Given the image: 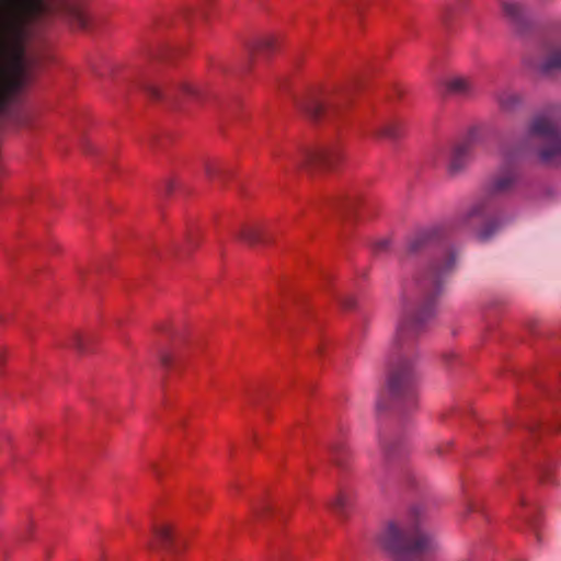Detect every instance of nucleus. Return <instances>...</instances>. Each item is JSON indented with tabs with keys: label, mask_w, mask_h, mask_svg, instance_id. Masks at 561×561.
<instances>
[{
	"label": "nucleus",
	"mask_w": 561,
	"mask_h": 561,
	"mask_svg": "<svg viewBox=\"0 0 561 561\" xmlns=\"http://www.w3.org/2000/svg\"><path fill=\"white\" fill-rule=\"evenodd\" d=\"M450 15H451V9H448L447 12L443 16V20L445 23H448Z\"/></svg>",
	"instance_id": "473e14b6"
},
{
	"label": "nucleus",
	"mask_w": 561,
	"mask_h": 561,
	"mask_svg": "<svg viewBox=\"0 0 561 561\" xmlns=\"http://www.w3.org/2000/svg\"><path fill=\"white\" fill-rule=\"evenodd\" d=\"M354 89L355 87L350 84L311 93L299 104V107L313 122H332L342 116L350 105Z\"/></svg>",
	"instance_id": "39448f33"
},
{
	"label": "nucleus",
	"mask_w": 561,
	"mask_h": 561,
	"mask_svg": "<svg viewBox=\"0 0 561 561\" xmlns=\"http://www.w3.org/2000/svg\"><path fill=\"white\" fill-rule=\"evenodd\" d=\"M558 430L561 431V423L558 425Z\"/></svg>",
	"instance_id": "58836bf2"
},
{
	"label": "nucleus",
	"mask_w": 561,
	"mask_h": 561,
	"mask_svg": "<svg viewBox=\"0 0 561 561\" xmlns=\"http://www.w3.org/2000/svg\"><path fill=\"white\" fill-rule=\"evenodd\" d=\"M340 304L344 309H351L355 305V300L353 297H341Z\"/></svg>",
	"instance_id": "bb28decb"
},
{
	"label": "nucleus",
	"mask_w": 561,
	"mask_h": 561,
	"mask_svg": "<svg viewBox=\"0 0 561 561\" xmlns=\"http://www.w3.org/2000/svg\"><path fill=\"white\" fill-rule=\"evenodd\" d=\"M505 19L518 31L524 32L531 22L528 8L523 0H501Z\"/></svg>",
	"instance_id": "1a4fd4ad"
},
{
	"label": "nucleus",
	"mask_w": 561,
	"mask_h": 561,
	"mask_svg": "<svg viewBox=\"0 0 561 561\" xmlns=\"http://www.w3.org/2000/svg\"><path fill=\"white\" fill-rule=\"evenodd\" d=\"M175 360V356L169 352L160 354V363L165 369H171Z\"/></svg>",
	"instance_id": "393cba45"
},
{
	"label": "nucleus",
	"mask_w": 561,
	"mask_h": 561,
	"mask_svg": "<svg viewBox=\"0 0 561 561\" xmlns=\"http://www.w3.org/2000/svg\"><path fill=\"white\" fill-rule=\"evenodd\" d=\"M436 453H437V454H442V453H443L442 448H440V447H438V448L436 449Z\"/></svg>",
	"instance_id": "e433bc0d"
},
{
	"label": "nucleus",
	"mask_w": 561,
	"mask_h": 561,
	"mask_svg": "<svg viewBox=\"0 0 561 561\" xmlns=\"http://www.w3.org/2000/svg\"><path fill=\"white\" fill-rule=\"evenodd\" d=\"M362 3H363V1H362V0H347V1H346V4H347L351 9L355 10V11H360Z\"/></svg>",
	"instance_id": "cd10ccee"
},
{
	"label": "nucleus",
	"mask_w": 561,
	"mask_h": 561,
	"mask_svg": "<svg viewBox=\"0 0 561 561\" xmlns=\"http://www.w3.org/2000/svg\"><path fill=\"white\" fill-rule=\"evenodd\" d=\"M273 156H274L275 159L279 158V154L277 152H273Z\"/></svg>",
	"instance_id": "c9c22d12"
},
{
	"label": "nucleus",
	"mask_w": 561,
	"mask_h": 561,
	"mask_svg": "<svg viewBox=\"0 0 561 561\" xmlns=\"http://www.w3.org/2000/svg\"><path fill=\"white\" fill-rule=\"evenodd\" d=\"M262 510L265 512H270V511H272V507L268 504H264Z\"/></svg>",
	"instance_id": "f704fd0d"
},
{
	"label": "nucleus",
	"mask_w": 561,
	"mask_h": 561,
	"mask_svg": "<svg viewBox=\"0 0 561 561\" xmlns=\"http://www.w3.org/2000/svg\"><path fill=\"white\" fill-rule=\"evenodd\" d=\"M156 542L149 541L148 548L151 550L161 549L165 552V557L161 561H169L168 556L176 554L181 551V545L174 534L171 525L164 524L153 528Z\"/></svg>",
	"instance_id": "0eeeda50"
},
{
	"label": "nucleus",
	"mask_w": 561,
	"mask_h": 561,
	"mask_svg": "<svg viewBox=\"0 0 561 561\" xmlns=\"http://www.w3.org/2000/svg\"><path fill=\"white\" fill-rule=\"evenodd\" d=\"M382 449H383V457L386 461L392 460L394 458L397 451H398V445L397 443H393L388 439H382L380 442Z\"/></svg>",
	"instance_id": "5701e85b"
},
{
	"label": "nucleus",
	"mask_w": 561,
	"mask_h": 561,
	"mask_svg": "<svg viewBox=\"0 0 561 561\" xmlns=\"http://www.w3.org/2000/svg\"><path fill=\"white\" fill-rule=\"evenodd\" d=\"M144 90L147 93V95L149 98H151L152 100H160V99H162L163 93L153 83H146V85L144 87Z\"/></svg>",
	"instance_id": "b1692460"
},
{
	"label": "nucleus",
	"mask_w": 561,
	"mask_h": 561,
	"mask_svg": "<svg viewBox=\"0 0 561 561\" xmlns=\"http://www.w3.org/2000/svg\"><path fill=\"white\" fill-rule=\"evenodd\" d=\"M172 251H173V253H174V255H175V256H181V255H182V249H181V248H179V247H174V248L172 249ZM183 252H186V250H183Z\"/></svg>",
	"instance_id": "2f4dec72"
},
{
	"label": "nucleus",
	"mask_w": 561,
	"mask_h": 561,
	"mask_svg": "<svg viewBox=\"0 0 561 561\" xmlns=\"http://www.w3.org/2000/svg\"><path fill=\"white\" fill-rule=\"evenodd\" d=\"M496 100L500 108L504 112H514L524 103L523 94L512 89H505L499 92Z\"/></svg>",
	"instance_id": "4468645a"
},
{
	"label": "nucleus",
	"mask_w": 561,
	"mask_h": 561,
	"mask_svg": "<svg viewBox=\"0 0 561 561\" xmlns=\"http://www.w3.org/2000/svg\"><path fill=\"white\" fill-rule=\"evenodd\" d=\"M237 238L254 245L264 242V238L260 229L251 226H244L237 232Z\"/></svg>",
	"instance_id": "f3484780"
},
{
	"label": "nucleus",
	"mask_w": 561,
	"mask_h": 561,
	"mask_svg": "<svg viewBox=\"0 0 561 561\" xmlns=\"http://www.w3.org/2000/svg\"><path fill=\"white\" fill-rule=\"evenodd\" d=\"M446 88L449 93L458 96H470L477 90L473 80L463 76L450 78L446 83Z\"/></svg>",
	"instance_id": "f8f14e48"
},
{
	"label": "nucleus",
	"mask_w": 561,
	"mask_h": 561,
	"mask_svg": "<svg viewBox=\"0 0 561 561\" xmlns=\"http://www.w3.org/2000/svg\"><path fill=\"white\" fill-rule=\"evenodd\" d=\"M390 248L391 242L389 239L386 238L378 239L371 244V250L375 255H382L385 253H388L390 251Z\"/></svg>",
	"instance_id": "4be33fe9"
},
{
	"label": "nucleus",
	"mask_w": 561,
	"mask_h": 561,
	"mask_svg": "<svg viewBox=\"0 0 561 561\" xmlns=\"http://www.w3.org/2000/svg\"><path fill=\"white\" fill-rule=\"evenodd\" d=\"M204 88L201 85H195L190 81H181L178 85L168 93L169 98L178 99V98H187L195 101H202L204 99Z\"/></svg>",
	"instance_id": "ddd939ff"
},
{
	"label": "nucleus",
	"mask_w": 561,
	"mask_h": 561,
	"mask_svg": "<svg viewBox=\"0 0 561 561\" xmlns=\"http://www.w3.org/2000/svg\"><path fill=\"white\" fill-rule=\"evenodd\" d=\"M463 561H470V560H463Z\"/></svg>",
	"instance_id": "ea45409f"
},
{
	"label": "nucleus",
	"mask_w": 561,
	"mask_h": 561,
	"mask_svg": "<svg viewBox=\"0 0 561 561\" xmlns=\"http://www.w3.org/2000/svg\"><path fill=\"white\" fill-rule=\"evenodd\" d=\"M353 502V494L348 491H340L330 503V507L340 516H345Z\"/></svg>",
	"instance_id": "dca6fc26"
},
{
	"label": "nucleus",
	"mask_w": 561,
	"mask_h": 561,
	"mask_svg": "<svg viewBox=\"0 0 561 561\" xmlns=\"http://www.w3.org/2000/svg\"><path fill=\"white\" fill-rule=\"evenodd\" d=\"M527 144L541 163L561 165V124L553 110L539 113L530 119Z\"/></svg>",
	"instance_id": "20e7f679"
},
{
	"label": "nucleus",
	"mask_w": 561,
	"mask_h": 561,
	"mask_svg": "<svg viewBox=\"0 0 561 561\" xmlns=\"http://www.w3.org/2000/svg\"><path fill=\"white\" fill-rule=\"evenodd\" d=\"M279 518H285V514L284 513H279Z\"/></svg>",
	"instance_id": "4c0bfd02"
},
{
	"label": "nucleus",
	"mask_w": 561,
	"mask_h": 561,
	"mask_svg": "<svg viewBox=\"0 0 561 561\" xmlns=\"http://www.w3.org/2000/svg\"><path fill=\"white\" fill-rule=\"evenodd\" d=\"M473 153V138L467 139L456 144L450 152L449 161L447 164V172L450 176L461 174L469 165Z\"/></svg>",
	"instance_id": "6e6552de"
},
{
	"label": "nucleus",
	"mask_w": 561,
	"mask_h": 561,
	"mask_svg": "<svg viewBox=\"0 0 561 561\" xmlns=\"http://www.w3.org/2000/svg\"><path fill=\"white\" fill-rule=\"evenodd\" d=\"M536 70L539 75L550 77L561 72V47L550 50L538 64Z\"/></svg>",
	"instance_id": "9b49d317"
},
{
	"label": "nucleus",
	"mask_w": 561,
	"mask_h": 561,
	"mask_svg": "<svg viewBox=\"0 0 561 561\" xmlns=\"http://www.w3.org/2000/svg\"><path fill=\"white\" fill-rule=\"evenodd\" d=\"M343 152L339 144H328L314 147H304L294 153L286 154V159L297 168L307 171L332 169L342 160Z\"/></svg>",
	"instance_id": "423d86ee"
},
{
	"label": "nucleus",
	"mask_w": 561,
	"mask_h": 561,
	"mask_svg": "<svg viewBox=\"0 0 561 561\" xmlns=\"http://www.w3.org/2000/svg\"><path fill=\"white\" fill-rule=\"evenodd\" d=\"M357 195L344 194L339 197L334 207H336L340 211H351L357 205Z\"/></svg>",
	"instance_id": "aec40b11"
},
{
	"label": "nucleus",
	"mask_w": 561,
	"mask_h": 561,
	"mask_svg": "<svg viewBox=\"0 0 561 561\" xmlns=\"http://www.w3.org/2000/svg\"><path fill=\"white\" fill-rule=\"evenodd\" d=\"M439 230L437 228H426L415 232L408 241V252L415 254L434 243L438 238Z\"/></svg>",
	"instance_id": "9d476101"
},
{
	"label": "nucleus",
	"mask_w": 561,
	"mask_h": 561,
	"mask_svg": "<svg viewBox=\"0 0 561 561\" xmlns=\"http://www.w3.org/2000/svg\"><path fill=\"white\" fill-rule=\"evenodd\" d=\"M87 343L81 333L72 332L69 336V341L64 346L72 347L78 353H85L88 351Z\"/></svg>",
	"instance_id": "412c9836"
},
{
	"label": "nucleus",
	"mask_w": 561,
	"mask_h": 561,
	"mask_svg": "<svg viewBox=\"0 0 561 561\" xmlns=\"http://www.w3.org/2000/svg\"><path fill=\"white\" fill-rule=\"evenodd\" d=\"M540 479H541L542 482H549L550 481L548 469L542 470V472L540 473Z\"/></svg>",
	"instance_id": "7c9ffc66"
},
{
	"label": "nucleus",
	"mask_w": 561,
	"mask_h": 561,
	"mask_svg": "<svg viewBox=\"0 0 561 561\" xmlns=\"http://www.w3.org/2000/svg\"><path fill=\"white\" fill-rule=\"evenodd\" d=\"M277 42L273 36H263L254 41L249 47V58L252 61L256 55L267 56L276 50Z\"/></svg>",
	"instance_id": "2eb2a0df"
},
{
	"label": "nucleus",
	"mask_w": 561,
	"mask_h": 561,
	"mask_svg": "<svg viewBox=\"0 0 561 561\" xmlns=\"http://www.w3.org/2000/svg\"><path fill=\"white\" fill-rule=\"evenodd\" d=\"M411 520L399 525L389 522L377 535L378 545L392 554L396 561L414 556L427 553L438 548L434 534L428 531L421 522V510H412Z\"/></svg>",
	"instance_id": "f03ea898"
},
{
	"label": "nucleus",
	"mask_w": 561,
	"mask_h": 561,
	"mask_svg": "<svg viewBox=\"0 0 561 561\" xmlns=\"http://www.w3.org/2000/svg\"><path fill=\"white\" fill-rule=\"evenodd\" d=\"M172 191V182L171 181H168L165 183V192L167 193H170Z\"/></svg>",
	"instance_id": "72a5a7b5"
},
{
	"label": "nucleus",
	"mask_w": 561,
	"mask_h": 561,
	"mask_svg": "<svg viewBox=\"0 0 561 561\" xmlns=\"http://www.w3.org/2000/svg\"><path fill=\"white\" fill-rule=\"evenodd\" d=\"M150 468H151V470H152V472H153V474H154L156 477H158V478H159V477L161 476V469L159 468V466H158L157 463L152 462V463L150 465Z\"/></svg>",
	"instance_id": "c756f323"
},
{
	"label": "nucleus",
	"mask_w": 561,
	"mask_h": 561,
	"mask_svg": "<svg viewBox=\"0 0 561 561\" xmlns=\"http://www.w3.org/2000/svg\"><path fill=\"white\" fill-rule=\"evenodd\" d=\"M518 175L519 173L515 164H503L488 183L485 195L477 199L460 216L461 224L465 226H474L478 222H484V226L478 232V237L481 241H488L500 227L496 220H486L491 209L492 197L510 192L515 186Z\"/></svg>",
	"instance_id": "7ed1b4c3"
},
{
	"label": "nucleus",
	"mask_w": 561,
	"mask_h": 561,
	"mask_svg": "<svg viewBox=\"0 0 561 561\" xmlns=\"http://www.w3.org/2000/svg\"><path fill=\"white\" fill-rule=\"evenodd\" d=\"M374 136L377 138H386L390 140H396L401 137L402 129L400 124L398 123H387L379 129L373 131Z\"/></svg>",
	"instance_id": "a211bd4d"
},
{
	"label": "nucleus",
	"mask_w": 561,
	"mask_h": 561,
	"mask_svg": "<svg viewBox=\"0 0 561 561\" xmlns=\"http://www.w3.org/2000/svg\"><path fill=\"white\" fill-rule=\"evenodd\" d=\"M205 173H206V175H207L210 180H213V179H215V176H216L217 174H219V173H220V170H219L215 164H213V163H210V162H206V163H205Z\"/></svg>",
	"instance_id": "a878e982"
},
{
	"label": "nucleus",
	"mask_w": 561,
	"mask_h": 561,
	"mask_svg": "<svg viewBox=\"0 0 561 561\" xmlns=\"http://www.w3.org/2000/svg\"><path fill=\"white\" fill-rule=\"evenodd\" d=\"M330 456H331L332 462L335 466H337L340 468H344L346 466L348 451L346 450V448L344 447L343 444L339 443V444L331 446Z\"/></svg>",
	"instance_id": "6ab92c4d"
},
{
	"label": "nucleus",
	"mask_w": 561,
	"mask_h": 561,
	"mask_svg": "<svg viewBox=\"0 0 561 561\" xmlns=\"http://www.w3.org/2000/svg\"><path fill=\"white\" fill-rule=\"evenodd\" d=\"M186 244H187L188 249H192V248H194L196 245L194 237L191 233L187 234V237H186Z\"/></svg>",
	"instance_id": "c85d7f7f"
},
{
	"label": "nucleus",
	"mask_w": 561,
	"mask_h": 561,
	"mask_svg": "<svg viewBox=\"0 0 561 561\" xmlns=\"http://www.w3.org/2000/svg\"><path fill=\"white\" fill-rule=\"evenodd\" d=\"M456 255L448 250L442 261H434L417 278L420 297L404 290L401 295V314L391 344L389 374L386 386L378 392L376 410L385 411L392 405L401 412L416 407V355L414 342L425 330L435 312V298L442 291L445 278L454 270Z\"/></svg>",
	"instance_id": "f257e3e1"
}]
</instances>
